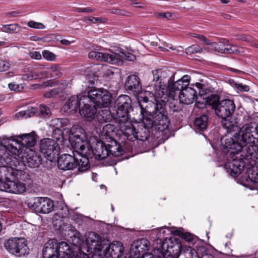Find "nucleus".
I'll return each instance as SVG.
<instances>
[{
    "label": "nucleus",
    "mask_w": 258,
    "mask_h": 258,
    "mask_svg": "<svg viewBox=\"0 0 258 258\" xmlns=\"http://www.w3.org/2000/svg\"><path fill=\"white\" fill-rule=\"evenodd\" d=\"M124 88L130 94L137 96L142 91L141 80L138 75L132 74L125 79Z\"/></svg>",
    "instance_id": "obj_16"
},
{
    "label": "nucleus",
    "mask_w": 258,
    "mask_h": 258,
    "mask_svg": "<svg viewBox=\"0 0 258 258\" xmlns=\"http://www.w3.org/2000/svg\"><path fill=\"white\" fill-rule=\"evenodd\" d=\"M171 232L174 235L178 236L181 238L180 240L179 238H176V239H178L182 244H185L184 243L187 242L188 245H186V246L188 247V248H190L191 247H195L196 243L199 241V239L197 236L188 232L184 231L183 228L175 229L172 230ZM174 238H175L171 237L168 239L166 238L163 241H165V240H167L168 244H169L170 242L171 245H173L176 243L173 239Z\"/></svg>",
    "instance_id": "obj_13"
},
{
    "label": "nucleus",
    "mask_w": 258,
    "mask_h": 258,
    "mask_svg": "<svg viewBox=\"0 0 258 258\" xmlns=\"http://www.w3.org/2000/svg\"><path fill=\"white\" fill-rule=\"evenodd\" d=\"M106 250L112 258H119L124 252V247L121 242H117L116 245H110Z\"/></svg>",
    "instance_id": "obj_35"
},
{
    "label": "nucleus",
    "mask_w": 258,
    "mask_h": 258,
    "mask_svg": "<svg viewBox=\"0 0 258 258\" xmlns=\"http://www.w3.org/2000/svg\"><path fill=\"white\" fill-rule=\"evenodd\" d=\"M39 151L46 158V167L51 169L55 166L56 158L60 153V147L54 140L44 138L39 142Z\"/></svg>",
    "instance_id": "obj_5"
},
{
    "label": "nucleus",
    "mask_w": 258,
    "mask_h": 258,
    "mask_svg": "<svg viewBox=\"0 0 258 258\" xmlns=\"http://www.w3.org/2000/svg\"><path fill=\"white\" fill-rule=\"evenodd\" d=\"M175 242V244L170 245V248H175L176 252H173L175 254H180L183 252L185 254V258H203L205 257V254L207 252V249L205 247L203 246H199L196 245L195 247H191L190 248L187 247L186 244H183L178 239H173Z\"/></svg>",
    "instance_id": "obj_9"
},
{
    "label": "nucleus",
    "mask_w": 258,
    "mask_h": 258,
    "mask_svg": "<svg viewBox=\"0 0 258 258\" xmlns=\"http://www.w3.org/2000/svg\"><path fill=\"white\" fill-rule=\"evenodd\" d=\"M236 39L248 42H252L253 41V38L252 37L246 34L237 35H236Z\"/></svg>",
    "instance_id": "obj_52"
},
{
    "label": "nucleus",
    "mask_w": 258,
    "mask_h": 258,
    "mask_svg": "<svg viewBox=\"0 0 258 258\" xmlns=\"http://www.w3.org/2000/svg\"><path fill=\"white\" fill-rule=\"evenodd\" d=\"M29 27L35 29H44L45 26L41 23L36 22L33 21H30L28 23Z\"/></svg>",
    "instance_id": "obj_55"
},
{
    "label": "nucleus",
    "mask_w": 258,
    "mask_h": 258,
    "mask_svg": "<svg viewBox=\"0 0 258 258\" xmlns=\"http://www.w3.org/2000/svg\"><path fill=\"white\" fill-rule=\"evenodd\" d=\"M81 99V103H83L81 108H80V114L85 117L88 121L92 120L95 116L97 112V107L95 104L91 103V102H84L83 100L85 97Z\"/></svg>",
    "instance_id": "obj_24"
},
{
    "label": "nucleus",
    "mask_w": 258,
    "mask_h": 258,
    "mask_svg": "<svg viewBox=\"0 0 258 258\" xmlns=\"http://www.w3.org/2000/svg\"><path fill=\"white\" fill-rule=\"evenodd\" d=\"M88 151H86V155L91 159L93 157L98 160H102L108 157V152L106 149V144L97 138L90 139V144L88 146Z\"/></svg>",
    "instance_id": "obj_12"
},
{
    "label": "nucleus",
    "mask_w": 258,
    "mask_h": 258,
    "mask_svg": "<svg viewBox=\"0 0 258 258\" xmlns=\"http://www.w3.org/2000/svg\"><path fill=\"white\" fill-rule=\"evenodd\" d=\"M94 9H92L90 7H87L85 8H77L75 9V11L76 12L81 13H91L94 11Z\"/></svg>",
    "instance_id": "obj_63"
},
{
    "label": "nucleus",
    "mask_w": 258,
    "mask_h": 258,
    "mask_svg": "<svg viewBox=\"0 0 258 258\" xmlns=\"http://www.w3.org/2000/svg\"><path fill=\"white\" fill-rule=\"evenodd\" d=\"M166 102L161 99L156 100V103L153 101L143 103L140 107V120H144L146 124L151 122L158 123V125L163 126L165 124L169 125L170 121L169 119L166 109Z\"/></svg>",
    "instance_id": "obj_2"
},
{
    "label": "nucleus",
    "mask_w": 258,
    "mask_h": 258,
    "mask_svg": "<svg viewBox=\"0 0 258 258\" xmlns=\"http://www.w3.org/2000/svg\"><path fill=\"white\" fill-rule=\"evenodd\" d=\"M141 122L139 124H133L128 122V125L126 126L124 130L122 129L123 134H133L136 139L141 141H146L148 140L150 137V130L155 129L159 132H164L168 130V125L165 124V127L161 125H158V123L151 122L149 124H146L144 120H140Z\"/></svg>",
    "instance_id": "obj_4"
},
{
    "label": "nucleus",
    "mask_w": 258,
    "mask_h": 258,
    "mask_svg": "<svg viewBox=\"0 0 258 258\" xmlns=\"http://www.w3.org/2000/svg\"><path fill=\"white\" fill-rule=\"evenodd\" d=\"M42 159L39 155L33 152L32 154H28L26 157L27 165L30 168H35L39 167Z\"/></svg>",
    "instance_id": "obj_37"
},
{
    "label": "nucleus",
    "mask_w": 258,
    "mask_h": 258,
    "mask_svg": "<svg viewBox=\"0 0 258 258\" xmlns=\"http://www.w3.org/2000/svg\"><path fill=\"white\" fill-rule=\"evenodd\" d=\"M14 138L17 139V137H14V136L8 137L4 136L2 141H0V151H3L6 153H7L10 156H13L10 154V152L12 154L16 155H18L19 154V150L21 149L22 146H19V149H18L16 146H14L12 144L10 143V141L14 142L13 139Z\"/></svg>",
    "instance_id": "obj_25"
},
{
    "label": "nucleus",
    "mask_w": 258,
    "mask_h": 258,
    "mask_svg": "<svg viewBox=\"0 0 258 258\" xmlns=\"http://www.w3.org/2000/svg\"><path fill=\"white\" fill-rule=\"evenodd\" d=\"M196 86L197 88L199 89V95H197V99H201L203 100H205L206 99H207V97L209 95L207 94V90L203 89V84L200 83H197L196 84Z\"/></svg>",
    "instance_id": "obj_47"
},
{
    "label": "nucleus",
    "mask_w": 258,
    "mask_h": 258,
    "mask_svg": "<svg viewBox=\"0 0 258 258\" xmlns=\"http://www.w3.org/2000/svg\"><path fill=\"white\" fill-rule=\"evenodd\" d=\"M9 67L10 64L8 62L0 59V72L6 71Z\"/></svg>",
    "instance_id": "obj_62"
},
{
    "label": "nucleus",
    "mask_w": 258,
    "mask_h": 258,
    "mask_svg": "<svg viewBox=\"0 0 258 258\" xmlns=\"http://www.w3.org/2000/svg\"><path fill=\"white\" fill-rule=\"evenodd\" d=\"M115 103L118 122L120 124L128 123L131 118L130 113L134 110L131 98L127 95H121L116 98Z\"/></svg>",
    "instance_id": "obj_8"
},
{
    "label": "nucleus",
    "mask_w": 258,
    "mask_h": 258,
    "mask_svg": "<svg viewBox=\"0 0 258 258\" xmlns=\"http://www.w3.org/2000/svg\"><path fill=\"white\" fill-rule=\"evenodd\" d=\"M231 117L222 119L221 123L222 126L227 130L228 133L236 131L238 132L240 128L238 126L237 122L236 121H231Z\"/></svg>",
    "instance_id": "obj_38"
},
{
    "label": "nucleus",
    "mask_w": 258,
    "mask_h": 258,
    "mask_svg": "<svg viewBox=\"0 0 258 258\" xmlns=\"http://www.w3.org/2000/svg\"><path fill=\"white\" fill-rule=\"evenodd\" d=\"M153 74V85L155 87L159 89V83L160 81V70H156L152 71Z\"/></svg>",
    "instance_id": "obj_51"
},
{
    "label": "nucleus",
    "mask_w": 258,
    "mask_h": 258,
    "mask_svg": "<svg viewBox=\"0 0 258 258\" xmlns=\"http://www.w3.org/2000/svg\"><path fill=\"white\" fill-rule=\"evenodd\" d=\"M150 242L146 238H142L135 241L131 245V253L135 258H145L153 255L148 251Z\"/></svg>",
    "instance_id": "obj_14"
},
{
    "label": "nucleus",
    "mask_w": 258,
    "mask_h": 258,
    "mask_svg": "<svg viewBox=\"0 0 258 258\" xmlns=\"http://www.w3.org/2000/svg\"><path fill=\"white\" fill-rule=\"evenodd\" d=\"M69 120L67 118H55L51 120L52 125L55 128H62L67 126Z\"/></svg>",
    "instance_id": "obj_44"
},
{
    "label": "nucleus",
    "mask_w": 258,
    "mask_h": 258,
    "mask_svg": "<svg viewBox=\"0 0 258 258\" xmlns=\"http://www.w3.org/2000/svg\"><path fill=\"white\" fill-rule=\"evenodd\" d=\"M195 100L196 101V105L198 108H204L207 105L206 99L203 100L201 99H197V97L195 98Z\"/></svg>",
    "instance_id": "obj_59"
},
{
    "label": "nucleus",
    "mask_w": 258,
    "mask_h": 258,
    "mask_svg": "<svg viewBox=\"0 0 258 258\" xmlns=\"http://www.w3.org/2000/svg\"><path fill=\"white\" fill-rule=\"evenodd\" d=\"M175 73H173L169 70L161 71L160 70V81L159 83V89L167 90L169 85L172 82H174Z\"/></svg>",
    "instance_id": "obj_30"
},
{
    "label": "nucleus",
    "mask_w": 258,
    "mask_h": 258,
    "mask_svg": "<svg viewBox=\"0 0 258 258\" xmlns=\"http://www.w3.org/2000/svg\"><path fill=\"white\" fill-rule=\"evenodd\" d=\"M189 80L190 76L184 75L176 82H172L167 91H169L170 93L174 92L175 93H176V91H179V95L183 91V89L188 86Z\"/></svg>",
    "instance_id": "obj_28"
},
{
    "label": "nucleus",
    "mask_w": 258,
    "mask_h": 258,
    "mask_svg": "<svg viewBox=\"0 0 258 258\" xmlns=\"http://www.w3.org/2000/svg\"><path fill=\"white\" fill-rule=\"evenodd\" d=\"M25 203L30 209L41 214H48L54 208L53 201L46 197H35Z\"/></svg>",
    "instance_id": "obj_10"
},
{
    "label": "nucleus",
    "mask_w": 258,
    "mask_h": 258,
    "mask_svg": "<svg viewBox=\"0 0 258 258\" xmlns=\"http://www.w3.org/2000/svg\"><path fill=\"white\" fill-rule=\"evenodd\" d=\"M62 88H55L46 92L44 94V96L45 98H50L51 97H55L56 96L59 95L60 93H62Z\"/></svg>",
    "instance_id": "obj_49"
},
{
    "label": "nucleus",
    "mask_w": 258,
    "mask_h": 258,
    "mask_svg": "<svg viewBox=\"0 0 258 258\" xmlns=\"http://www.w3.org/2000/svg\"><path fill=\"white\" fill-rule=\"evenodd\" d=\"M57 258H74L78 252L72 249L69 244L65 241H57Z\"/></svg>",
    "instance_id": "obj_29"
},
{
    "label": "nucleus",
    "mask_w": 258,
    "mask_h": 258,
    "mask_svg": "<svg viewBox=\"0 0 258 258\" xmlns=\"http://www.w3.org/2000/svg\"><path fill=\"white\" fill-rule=\"evenodd\" d=\"M86 97L83 99L84 102H91L99 108L108 107L110 106L112 95L106 89L93 88L85 92Z\"/></svg>",
    "instance_id": "obj_6"
},
{
    "label": "nucleus",
    "mask_w": 258,
    "mask_h": 258,
    "mask_svg": "<svg viewBox=\"0 0 258 258\" xmlns=\"http://www.w3.org/2000/svg\"><path fill=\"white\" fill-rule=\"evenodd\" d=\"M85 21L87 22H92L93 23H98L101 22V18L94 17H86L85 18Z\"/></svg>",
    "instance_id": "obj_64"
},
{
    "label": "nucleus",
    "mask_w": 258,
    "mask_h": 258,
    "mask_svg": "<svg viewBox=\"0 0 258 258\" xmlns=\"http://www.w3.org/2000/svg\"><path fill=\"white\" fill-rule=\"evenodd\" d=\"M87 137L85 130L79 125L73 126L71 131L69 137Z\"/></svg>",
    "instance_id": "obj_41"
},
{
    "label": "nucleus",
    "mask_w": 258,
    "mask_h": 258,
    "mask_svg": "<svg viewBox=\"0 0 258 258\" xmlns=\"http://www.w3.org/2000/svg\"><path fill=\"white\" fill-rule=\"evenodd\" d=\"M121 57L128 61H134L136 59V55L128 52L126 53L122 52Z\"/></svg>",
    "instance_id": "obj_56"
},
{
    "label": "nucleus",
    "mask_w": 258,
    "mask_h": 258,
    "mask_svg": "<svg viewBox=\"0 0 258 258\" xmlns=\"http://www.w3.org/2000/svg\"><path fill=\"white\" fill-rule=\"evenodd\" d=\"M102 131L106 139L108 138L111 140L114 139V137L117 136L118 129L114 124H107L103 126Z\"/></svg>",
    "instance_id": "obj_39"
},
{
    "label": "nucleus",
    "mask_w": 258,
    "mask_h": 258,
    "mask_svg": "<svg viewBox=\"0 0 258 258\" xmlns=\"http://www.w3.org/2000/svg\"><path fill=\"white\" fill-rule=\"evenodd\" d=\"M168 106L170 111L172 112L173 113L179 112L183 108L182 104L180 101H178L177 100H173L170 102L168 103Z\"/></svg>",
    "instance_id": "obj_46"
},
{
    "label": "nucleus",
    "mask_w": 258,
    "mask_h": 258,
    "mask_svg": "<svg viewBox=\"0 0 258 258\" xmlns=\"http://www.w3.org/2000/svg\"><path fill=\"white\" fill-rule=\"evenodd\" d=\"M179 95L182 101L184 100L186 104H190L197 98V93L195 89L187 86Z\"/></svg>",
    "instance_id": "obj_34"
},
{
    "label": "nucleus",
    "mask_w": 258,
    "mask_h": 258,
    "mask_svg": "<svg viewBox=\"0 0 258 258\" xmlns=\"http://www.w3.org/2000/svg\"><path fill=\"white\" fill-rule=\"evenodd\" d=\"M69 141L72 147L81 154H85L89 150L90 140H88L87 137H69Z\"/></svg>",
    "instance_id": "obj_23"
},
{
    "label": "nucleus",
    "mask_w": 258,
    "mask_h": 258,
    "mask_svg": "<svg viewBox=\"0 0 258 258\" xmlns=\"http://www.w3.org/2000/svg\"><path fill=\"white\" fill-rule=\"evenodd\" d=\"M52 140H54L57 142L61 139L63 138V132L61 128H54L52 133Z\"/></svg>",
    "instance_id": "obj_50"
},
{
    "label": "nucleus",
    "mask_w": 258,
    "mask_h": 258,
    "mask_svg": "<svg viewBox=\"0 0 258 258\" xmlns=\"http://www.w3.org/2000/svg\"><path fill=\"white\" fill-rule=\"evenodd\" d=\"M155 16L158 18H162L165 20H169L172 16L171 13L169 12L167 13H157L155 14Z\"/></svg>",
    "instance_id": "obj_60"
},
{
    "label": "nucleus",
    "mask_w": 258,
    "mask_h": 258,
    "mask_svg": "<svg viewBox=\"0 0 258 258\" xmlns=\"http://www.w3.org/2000/svg\"><path fill=\"white\" fill-rule=\"evenodd\" d=\"M106 149L108 152V156L111 155L114 157H119L125 153L123 149L119 143L115 139H111L106 144Z\"/></svg>",
    "instance_id": "obj_31"
},
{
    "label": "nucleus",
    "mask_w": 258,
    "mask_h": 258,
    "mask_svg": "<svg viewBox=\"0 0 258 258\" xmlns=\"http://www.w3.org/2000/svg\"><path fill=\"white\" fill-rule=\"evenodd\" d=\"M255 140L250 129L243 127L221 142L224 149L233 150L243 160L248 162L258 159V146L255 144Z\"/></svg>",
    "instance_id": "obj_1"
},
{
    "label": "nucleus",
    "mask_w": 258,
    "mask_h": 258,
    "mask_svg": "<svg viewBox=\"0 0 258 258\" xmlns=\"http://www.w3.org/2000/svg\"><path fill=\"white\" fill-rule=\"evenodd\" d=\"M26 243L27 241L24 238L13 237L5 241L4 246L11 254L21 257L29 252Z\"/></svg>",
    "instance_id": "obj_11"
},
{
    "label": "nucleus",
    "mask_w": 258,
    "mask_h": 258,
    "mask_svg": "<svg viewBox=\"0 0 258 258\" xmlns=\"http://www.w3.org/2000/svg\"><path fill=\"white\" fill-rule=\"evenodd\" d=\"M210 124L209 116L206 113L197 116L194 121L195 131L199 134H203L207 131Z\"/></svg>",
    "instance_id": "obj_27"
},
{
    "label": "nucleus",
    "mask_w": 258,
    "mask_h": 258,
    "mask_svg": "<svg viewBox=\"0 0 258 258\" xmlns=\"http://www.w3.org/2000/svg\"><path fill=\"white\" fill-rule=\"evenodd\" d=\"M71 219L74 220L76 223H80L83 220V215L77 213H74L72 215H70Z\"/></svg>",
    "instance_id": "obj_58"
},
{
    "label": "nucleus",
    "mask_w": 258,
    "mask_h": 258,
    "mask_svg": "<svg viewBox=\"0 0 258 258\" xmlns=\"http://www.w3.org/2000/svg\"><path fill=\"white\" fill-rule=\"evenodd\" d=\"M244 120V124L243 125L240 127L238 131L240 132L241 130L243 129V128L247 127L248 129H250L251 134H252V129L253 128V125L255 124L254 122H253V118L252 117L249 116L248 115H245L243 117Z\"/></svg>",
    "instance_id": "obj_45"
},
{
    "label": "nucleus",
    "mask_w": 258,
    "mask_h": 258,
    "mask_svg": "<svg viewBox=\"0 0 258 258\" xmlns=\"http://www.w3.org/2000/svg\"><path fill=\"white\" fill-rule=\"evenodd\" d=\"M247 175L246 180L250 181L251 185L250 188L258 190V169L256 166H248L246 168V172Z\"/></svg>",
    "instance_id": "obj_32"
},
{
    "label": "nucleus",
    "mask_w": 258,
    "mask_h": 258,
    "mask_svg": "<svg viewBox=\"0 0 258 258\" xmlns=\"http://www.w3.org/2000/svg\"><path fill=\"white\" fill-rule=\"evenodd\" d=\"M22 164L15 157L10 156L3 151H0V185L8 183L10 180L21 178L22 180L29 176L24 170L17 168Z\"/></svg>",
    "instance_id": "obj_3"
},
{
    "label": "nucleus",
    "mask_w": 258,
    "mask_h": 258,
    "mask_svg": "<svg viewBox=\"0 0 258 258\" xmlns=\"http://www.w3.org/2000/svg\"><path fill=\"white\" fill-rule=\"evenodd\" d=\"M235 87L240 91L248 92L250 88L248 85H242V84L235 83Z\"/></svg>",
    "instance_id": "obj_61"
},
{
    "label": "nucleus",
    "mask_w": 258,
    "mask_h": 258,
    "mask_svg": "<svg viewBox=\"0 0 258 258\" xmlns=\"http://www.w3.org/2000/svg\"><path fill=\"white\" fill-rule=\"evenodd\" d=\"M76 158L73 154H63L59 156H57L56 161L58 168L61 170H70L76 168Z\"/></svg>",
    "instance_id": "obj_21"
},
{
    "label": "nucleus",
    "mask_w": 258,
    "mask_h": 258,
    "mask_svg": "<svg viewBox=\"0 0 258 258\" xmlns=\"http://www.w3.org/2000/svg\"><path fill=\"white\" fill-rule=\"evenodd\" d=\"M206 99L207 104L211 106L215 111L220 102L219 96L217 94L209 95Z\"/></svg>",
    "instance_id": "obj_42"
},
{
    "label": "nucleus",
    "mask_w": 258,
    "mask_h": 258,
    "mask_svg": "<svg viewBox=\"0 0 258 258\" xmlns=\"http://www.w3.org/2000/svg\"><path fill=\"white\" fill-rule=\"evenodd\" d=\"M82 158L79 160L76 158V162L77 164L76 168L78 169V171L79 172L83 173L89 170L90 168V164L89 156L86 155L85 154H82Z\"/></svg>",
    "instance_id": "obj_36"
},
{
    "label": "nucleus",
    "mask_w": 258,
    "mask_h": 258,
    "mask_svg": "<svg viewBox=\"0 0 258 258\" xmlns=\"http://www.w3.org/2000/svg\"><path fill=\"white\" fill-rule=\"evenodd\" d=\"M83 97H86L85 92L82 93L77 96H72L65 103L62 107L64 111L71 114L75 113L80 108H81L83 103L81 99Z\"/></svg>",
    "instance_id": "obj_20"
},
{
    "label": "nucleus",
    "mask_w": 258,
    "mask_h": 258,
    "mask_svg": "<svg viewBox=\"0 0 258 258\" xmlns=\"http://www.w3.org/2000/svg\"><path fill=\"white\" fill-rule=\"evenodd\" d=\"M109 12L112 14H117L118 15L121 16H128V14H130L129 12L125 11L122 10H120L119 9L113 8L109 10Z\"/></svg>",
    "instance_id": "obj_54"
},
{
    "label": "nucleus",
    "mask_w": 258,
    "mask_h": 258,
    "mask_svg": "<svg viewBox=\"0 0 258 258\" xmlns=\"http://www.w3.org/2000/svg\"><path fill=\"white\" fill-rule=\"evenodd\" d=\"M90 58L95 59L97 60L107 62L111 64L120 65L122 64V61L119 58V55L115 53H106L96 51H91L88 54Z\"/></svg>",
    "instance_id": "obj_18"
},
{
    "label": "nucleus",
    "mask_w": 258,
    "mask_h": 258,
    "mask_svg": "<svg viewBox=\"0 0 258 258\" xmlns=\"http://www.w3.org/2000/svg\"><path fill=\"white\" fill-rule=\"evenodd\" d=\"M19 179L10 180L8 181V183L0 185V190L15 194L24 193L26 190V185L24 183L19 181Z\"/></svg>",
    "instance_id": "obj_22"
},
{
    "label": "nucleus",
    "mask_w": 258,
    "mask_h": 258,
    "mask_svg": "<svg viewBox=\"0 0 258 258\" xmlns=\"http://www.w3.org/2000/svg\"><path fill=\"white\" fill-rule=\"evenodd\" d=\"M57 240L53 238L49 239L45 244L42 250L43 258H57Z\"/></svg>",
    "instance_id": "obj_26"
},
{
    "label": "nucleus",
    "mask_w": 258,
    "mask_h": 258,
    "mask_svg": "<svg viewBox=\"0 0 258 258\" xmlns=\"http://www.w3.org/2000/svg\"><path fill=\"white\" fill-rule=\"evenodd\" d=\"M235 109L234 101L230 99L221 100L217 107L215 112L217 116L221 119L231 117Z\"/></svg>",
    "instance_id": "obj_15"
},
{
    "label": "nucleus",
    "mask_w": 258,
    "mask_h": 258,
    "mask_svg": "<svg viewBox=\"0 0 258 258\" xmlns=\"http://www.w3.org/2000/svg\"><path fill=\"white\" fill-rule=\"evenodd\" d=\"M227 149V153L224 167L231 176L236 177L242 173L245 167L246 163L233 150Z\"/></svg>",
    "instance_id": "obj_7"
},
{
    "label": "nucleus",
    "mask_w": 258,
    "mask_h": 258,
    "mask_svg": "<svg viewBox=\"0 0 258 258\" xmlns=\"http://www.w3.org/2000/svg\"><path fill=\"white\" fill-rule=\"evenodd\" d=\"M14 137H17V139H13L15 144L22 147L31 148L35 145L38 136L35 132H32L28 134L15 135Z\"/></svg>",
    "instance_id": "obj_19"
},
{
    "label": "nucleus",
    "mask_w": 258,
    "mask_h": 258,
    "mask_svg": "<svg viewBox=\"0 0 258 258\" xmlns=\"http://www.w3.org/2000/svg\"><path fill=\"white\" fill-rule=\"evenodd\" d=\"M1 30L7 33H18L21 29V27L18 24H12L9 25H3L1 28Z\"/></svg>",
    "instance_id": "obj_43"
},
{
    "label": "nucleus",
    "mask_w": 258,
    "mask_h": 258,
    "mask_svg": "<svg viewBox=\"0 0 258 258\" xmlns=\"http://www.w3.org/2000/svg\"><path fill=\"white\" fill-rule=\"evenodd\" d=\"M202 51V48L198 44H194L187 47L185 52L188 55H191L197 53H200Z\"/></svg>",
    "instance_id": "obj_48"
},
{
    "label": "nucleus",
    "mask_w": 258,
    "mask_h": 258,
    "mask_svg": "<svg viewBox=\"0 0 258 258\" xmlns=\"http://www.w3.org/2000/svg\"><path fill=\"white\" fill-rule=\"evenodd\" d=\"M42 55L45 59L48 60L52 61L55 58V54L48 50H44L42 52Z\"/></svg>",
    "instance_id": "obj_53"
},
{
    "label": "nucleus",
    "mask_w": 258,
    "mask_h": 258,
    "mask_svg": "<svg viewBox=\"0 0 258 258\" xmlns=\"http://www.w3.org/2000/svg\"><path fill=\"white\" fill-rule=\"evenodd\" d=\"M67 228L68 229V231L71 232L70 237L73 238L72 240L74 242L80 243L81 242L83 241V240L81 234L74 226L70 225Z\"/></svg>",
    "instance_id": "obj_40"
},
{
    "label": "nucleus",
    "mask_w": 258,
    "mask_h": 258,
    "mask_svg": "<svg viewBox=\"0 0 258 258\" xmlns=\"http://www.w3.org/2000/svg\"><path fill=\"white\" fill-rule=\"evenodd\" d=\"M208 48L221 53H239L240 51L237 46L229 43L227 40L223 39L219 42H210Z\"/></svg>",
    "instance_id": "obj_17"
},
{
    "label": "nucleus",
    "mask_w": 258,
    "mask_h": 258,
    "mask_svg": "<svg viewBox=\"0 0 258 258\" xmlns=\"http://www.w3.org/2000/svg\"><path fill=\"white\" fill-rule=\"evenodd\" d=\"M159 240L160 243V246L159 247H155L154 249L155 254L158 253V255L153 254L148 258H168L166 255L169 252L168 249L170 248V245L168 244L167 240L165 241H162V239L160 238Z\"/></svg>",
    "instance_id": "obj_33"
},
{
    "label": "nucleus",
    "mask_w": 258,
    "mask_h": 258,
    "mask_svg": "<svg viewBox=\"0 0 258 258\" xmlns=\"http://www.w3.org/2000/svg\"><path fill=\"white\" fill-rule=\"evenodd\" d=\"M40 113L44 116L48 115L50 113V110L46 105L41 104L40 105Z\"/></svg>",
    "instance_id": "obj_57"
}]
</instances>
